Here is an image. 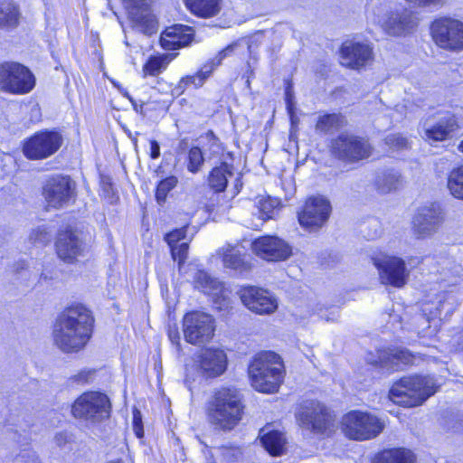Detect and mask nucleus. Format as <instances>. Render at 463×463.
I'll use <instances>...</instances> for the list:
<instances>
[{"label": "nucleus", "mask_w": 463, "mask_h": 463, "mask_svg": "<svg viewBox=\"0 0 463 463\" xmlns=\"http://www.w3.org/2000/svg\"><path fill=\"white\" fill-rule=\"evenodd\" d=\"M133 27L144 34H153L157 31V22L151 13L148 0H124Z\"/></svg>", "instance_id": "nucleus-19"}, {"label": "nucleus", "mask_w": 463, "mask_h": 463, "mask_svg": "<svg viewBox=\"0 0 463 463\" xmlns=\"http://www.w3.org/2000/svg\"><path fill=\"white\" fill-rule=\"evenodd\" d=\"M75 189L76 184L70 176L55 175L46 181L43 194L49 207L60 209L74 200Z\"/></svg>", "instance_id": "nucleus-13"}, {"label": "nucleus", "mask_w": 463, "mask_h": 463, "mask_svg": "<svg viewBox=\"0 0 463 463\" xmlns=\"http://www.w3.org/2000/svg\"><path fill=\"white\" fill-rule=\"evenodd\" d=\"M187 8L195 15L209 18L220 12L219 0H185Z\"/></svg>", "instance_id": "nucleus-32"}, {"label": "nucleus", "mask_w": 463, "mask_h": 463, "mask_svg": "<svg viewBox=\"0 0 463 463\" xmlns=\"http://www.w3.org/2000/svg\"><path fill=\"white\" fill-rule=\"evenodd\" d=\"M372 260L379 271L382 284L399 288L406 285L410 271L402 258L380 253Z\"/></svg>", "instance_id": "nucleus-9"}, {"label": "nucleus", "mask_w": 463, "mask_h": 463, "mask_svg": "<svg viewBox=\"0 0 463 463\" xmlns=\"http://www.w3.org/2000/svg\"><path fill=\"white\" fill-rule=\"evenodd\" d=\"M330 202L324 196L309 197L298 213V222L303 228H322L331 213Z\"/></svg>", "instance_id": "nucleus-15"}, {"label": "nucleus", "mask_w": 463, "mask_h": 463, "mask_svg": "<svg viewBox=\"0 0 463 463\" xmlns=\"http://www.w3.org/2000/svg\"><path fill=\"white\" fill-rule=\"evenodd\" d=\"M243 397L234 387L216 390L208 402L206 415L215 428L229 431L241 420L244 414Z\"/></svg>", "instance_id": "nucleus-2"}, {"label": "nucleus", "mask_w": 463, "mask_h": 463, "mask_svg": "<svg viewBox=\"0 0 463 463\" xmlns=\"http://www.w3.org/2000/svg\"><path fill=\"white\" fill-rule=\"evenodd\" d=\"M222 250V261L226 268L241 275L247 274L252 269V258L245 252L242 253L239 248L228 245Z\"/></svg>", "instance_id": "nucleus-26"}, {"label": "nucleus", "mask_w": 463, "mask_h": 463, "mask_svg": "<svg viewBox=\"0 0 463 463\" xmlns=\"http://www.w3.org/2000/svg\"><path fill=\"white\" fill-rule=\"evenodd\" d=\"M251 250L256 256L268 261L286 260L292 254V249L288 242L269 234L253 241Z\"/></svg>", "instance_id": "nucleus-16"}, {"label": "nucleus", "mask_w": 463, "mask_h": 463, "mask_svg": "<svg viewBox=\"0 0 463 463\" xmlns=\"http://www.w3.org/2000/svg\"><path fill=\"white\" fill-rule=\"evenodd\" d=\"M62 141V136L58 131H40L25 141L23 152L32 160L47 158L59 150Z\"/></svg>", "instance_id": "nucleus-10"}, {"label": "nucleus", "mask_w": 463, "mask_h": 463, "mask_svg": "<svg viewBox=\"0 0 463 463\" xmlns=\"http://www.w3.org/2000/svg\"><path fill=\"white\" fill-rule=\"evenodd\" d=\"M26 268V262L24 260H19L13 265V271L18 273L21 270L25 269Z\"/></svg>", "instance_id": "nucleus-50"}, {"label": "nucleus", "mask_w": 463, "mask_h": 463, "mask_svg": "<svg viewBox=\"0 0 463 463\" xmlns=\"http://www.w3.org/2000/svg\"><path fill=\"white\" fill-rule=\"evenodd\" d=\"M437 388L436 381L431 376H407L392 385L390 398L399 405L415 407L433 395Z\"/></svg>", "instance_id": "nucleus-4"}, {"label": "nucleus", "mask_w": 463, "mask_h": 463, "mask_svg": "<svg viewBox=\"0 0 463 463\" xmlns=\"http://www.w3.org/2000/svg\"><path fill=\"white\" fill-rule=\"evenodd\" d=\"M286 102H287V108H288L289 113L291 114L292 101H291V96H290L288 90L286 91Z\"/></svg>", "instance_id": "nucleus-54"}, {"label": "nucleus", "mask_w": 463, "mask_h": 463, "mask_svg": "<svg viewBox=\"0 0 463 463\" xmlns=\"http://www.w3.org/2000/svg\"><path fill=\"white\" fill-rule=\"evenodd\" d=\"M19 458L22 459L28 458V460H24L25 463H40L35 452L32 450H24V453L19 456Z\"/></svg>", "instance_id": "nucleus-48"}, {"label": "nucleus", "mask_w": 463, "mask_h": 463, "mask_svg": "<svg viewBox=\"0 0 463 463\" xmlns=\"http://www.w3.org/2000/svg\"><path fill=\"white\" fill-rule=\"evenodd\" d=\"M385 143L392 148L402 149L407 147L408 141L399 134H391L385 137Z\"/></svg>", "instance_id": "nucleus-43"}, {"label": "nucleus", "mask_w": 463, "mask_h": 463, "mask_svg": "<svg viewBox=\"0 0 463 463\" xmlns=\"http://www.w3.org/2000/svg\"><path fill=\"white\" fill-rule=\"evenodd\" d=\"M111 404L108 396L99 392H86L71 404V414L75 419L102 421L110 415Z\"/></svg>", "instance_id": "nucleus-5"}, {"label": "nucleus", "mask_w": 463, "mask_h": 463, "mask_svg": "<svg viewBox=\"0 0 463 463\" xmlns=\"http://www.w3.org/2000/svg\"><path fill=\"white\" fill-rule=\"evenodd\" d=\"M187 147V142L185 140H181L178 146V149L184 151Z\"/></svg>", "instance_id": "nucleus-55"}, {"label": "nucleus", "mask_w": 463, "mask_h": 463, "mask_svg": "<svg viewBox=\"0 0 463 463\" xmlns=\"http://www.w3.org/2000/svg\"><path fill=\"white\" fill-rule=\"evenodd\" d=\"M19 11L17 6L8 1L0 3V27L11 28L18 24Z\"/></svg>", "instance_id": "nucleus-35"}, {"label": "nucleus", "mask_w": 463, "mask_h": 463, "mask_svg": "<svg viewBox=\"0 0 463 463\" xmlns=\"http://www.w3.org/2000/svg\"><path fill=\"white\" fill-rule=\"evenodd\" d=\"M298 418L302 426L316 432L323 433L333 418L330 411L317 401H307L301 405Z\"/></svg>", "instance_id": "nucleus-17"}, {"label": "nucleus", "mask_w": 463, "mask_h": 463, "mask_svg": "<svg viewBox=\"0 0 463 463\" xmlns=\"http://www.w3.org/2000/svg\"><path fill=\"white\" fill-rule=\"evenodd\" d=\"M283 368L280 356L274 352L258 354L249 365L252 387L260 392H276L283 380Z\"/></svg>", "instance_id": "nucleus-3"}, {"label": "nucleus", "mask_w": 463, "mask_h": 463, "mask_svg": "<svg viewBox=\"0 0 463 463\" xmlns=\"http://www.w3.org/2000/svg\"><path fill=\"white\" fill-rule=\"evenodd\" d=\"M55 247L59 258L67 263L74 262L85 250L84 242L75 233H59Z\"/></svg>", "instance_id": "nucleus-23"}, {"label": "nucleus", "mask_w": 463, "mask_h": 463, "mask_svg": "<svg viewBox=\"0 0 463 463\" xmlns=\"http://www.w3.org/2000/svg\"><path fill=\"white\" fill-rule=\"evenodd\" d=\"M373 48L364 43L347 41L341 47V63L351 69L364 67L373 60Z\"/></svg>", "instance_id": "nucleus-21"}, {"label": "nucleus", "mask_w": 463, "mask_h": 463, "mask_svg": "<svg viewBox=\"0 0 463 463\" xmlns=\"http://www.w3.org/2000/svg\"><path fill=\"white\" fill-rule=\"evenodd\" d=\"M279 202L277 199L268 197H260L257 202V214L262 222L272 219L278 211Z\"/></svg>", "instance_id": "nucleus-37"}, {"label": "nucleus", "mask_w": 463, "mask_h": 463, "mask_svg": "<svg viewBox=\"0 0 463 463\" xmlns=\"http://www.w3.org/2000/svg\"><path fill=\"white\" fill-rule=\"evenodd\" d=\"M420 7L438 6L445 4L446 0H406Z\"/></svg>", "instance_id": "nucleus-46"}, {"label": "nucleus", "mask_w": 463, "mask_h": 463, "mask_svg": "<svg viewBox=\"0 0 463 463\" xmlns=\"http://www.w3.org/2000/svg\"><path fill=\"white\" fill-rule=\"evenodd\" d=\"M93 373H94V371L81 370L78 373L71 376L70 379L74 383H77L79 384H83V383H89V381L92 377Z\"/></svg>", "instance_id": "nucleus-44"}, {"label": "nucleus", "mask_w": 463, "mask_h": 463, "mask_svg": "<svg viewBox=\"0 0 463 463\" xmlns=\"http://www.w3.org/2000/svg\"><path fill=\"white\" fill-rule=\"evenodd\" d=\"M194 288L213 299L215 308L220 311L228 310L231 305L228 292L222 283L203 270H197L194 275Z\"/></svg>", "instance_id": "nucleus-20"}, {"label": "nucleus", "mask_w": 463, "mask_h": 463, "mask_svg": "<svg viewBox=\"0 0 463 463\" xmlns=\"http://www.w3.org/2000/svg\"><path fill=\"white\" fill-rule=\"evenodd\" d=\"M458 347L463 350V335L458 338Z\"/></svg>", "instance_id": "nucleus-56"}, {"label": "nucleus", "mask_w": 463, "mask_h": 463, "mask_svg": "<svg viewBox=\"0 0 463 463\" xmlns=\"http://www.w3.org/2000/svg\"><path fill=\"white\" fill-rule=\"evenodd\" d=\"M431 33L435 43L443 49H463V23L458 20H436L431 25Z\"/></svg>", "instance_id": "nucleus-14"}, {"label": "nucleus", "mask_w": 463, "mask_h": 463, "mask_svg": "<svg viewBox=\"0 0 463 463\" xmlns=\"http://www.w3.org/2000/svg\"><path fill=\"white\" fill-rule=\"evenodd\" d=\"M458 149L463 152V140L460 142L459 146H458Z\"/></svg>", "instance_id": "nucleus-58"}, {"label": "nucleus", "mask_w": 463, "mask_h": 463, "mask_svg": "<svg viewBox=\"0 0 463 463\" xmlns=\"http://www.w3.org/2000/svg\"><path fill=\"white\" fill-rule=\"evenodd\" d=\"M140 422H141L140 412L139 411L134 412V420H133L134 430H135L137 436L139 438L143 436V429L140 425Z\"/></svg>", "instance_id": "nucleus-47"}, {"label": "nucleus", "mask_w": 463, "mask_h": 463, "mask_svg": "<svg viewBox=\"0 0 463 463\" xmlns=\"http://www.w3.org/2000/svg\"><path fill=\"white\" fill-rule=\"evenodd\" d=\"M184 335L193 345H203L209 342L214 334V320L205 313L191 312L184 316Z\"/></svg>", "instance_id": "nucleus-12"}, {"label": "nucleus", "mask_w": 463, "mask_h": 463, "mask_svg": "<svg viewBox=\"0 0 463 463\" xmlns=\"http://www.w3.org/2000/svg\"><path fill=\"white\" fill-rule=\"evenodd\" d=\"M238 295L242 304L257 314H271L278 308L277 299L270 292L264 288L246 286L238 291Z\"/></svg>", "instance_id": "nucleus-18"}, {"label": "nucleus", "mask_w": 463, "mask_h": 463, "mask_svg": "<svg viewBox=\"0 0 463 463\" xmlns=\"http://www.w3.org/2000/svg\"><path fill=\"white\" fill-rule=\"evenodd\" d=\"M443 221V213L439 204L433 203L418 210L412 223L416 232H430L437 229Z\"/></svg>", "instance_id": "nucleus-25"}, {"label": "nucleus", "mask_w": 463, "mask_h": 463, "mask_svg": "<svg viewBox=\"0 0 463 463\" xmlns=\"http://www.w3.org/2000/svg\"><path fill=\"white\" fill-rule=\"evenodd\" d=\"M171 232H183V231H182L181 229H177V228H176V229L172 230Z\"/></svg>", "instance_id": "nucleus-59"}, {"label": "nucleus", "mask_w": 463, "mask_h": 463, "mask_svg": "<svg viewBox=\"0 0 463 463\" xmlns=\"http://www.w3.org/2000/svg\"><path fill=\"white\" fill-rule=\"evenodd\" d=\"M261 443L272 456H281L286 451V438L278 430L269 431L261 436Z\"/></svg>", "instance_id": "nucleus-33"}, {"label": "nucleus", "mask_w": 463, "mask_h": 463, "mask_svg": "<svg viewBox=\"0 0 463 463\" xmlns=\"http://www.w3.org/2000/svg\"><path fill=\"white\" fill-rule=\"evenodd\" d=\"M447 187L451 195L463 200V165L450 170L448 175Z\"/></svg>", "instance_id": "nucleus-36"}, {"label": "nucleus", "mask_w": 463, "mask_h": 463, "mask_svg": "<svg viewBox=\"0 0 463 463\" xmlns=\"http://www.w3.org/2000/svg\"><path fill=\"white\" fill-rule=\"evenodd\" d=\"M343 430L353 439L366 440L378 436L384 424L376 416L360 411H352L343 417Z\"/></svg>", "instance_id": "nucleus-7"}, {"label": "nucleus", "mask_w": 463, "mask_h": 463, "mask_svg": "<svg viewBox=\"0 0 463 463\" xmlns=\"http://www.w3.org/2000/svg\"><path fill=\"white\" fill-rule=\"evenodd\" d=\"M345 124V118L339 114H326L319 117L317 122L318 131L328 133L334 129H338Z\"/></svg>", "instance_id": "nucleus-38"}, {"label": "nucleus", "mask_w": 463, "mask_h": 463, "mask_svg": "<svg viewBox=\"0 0 463 463\" xmlns=\"http://www.w3.org/2000/svg\"><path fill=\"white\" fill-rule=\"evenodd\" d=\"M332 317L326 315V313H321L319 315L320 318L323 319V320H326V321H335L336 320V318L338 317V314H336V312L333 311L330 313Z\"/></svg>", "instance_id": "nucleus-52"}, {"label": "nucleus", "mask_w": 463, "mask_h": 463, "mask_svg": "<svg viewBox=\"0 0 463 463\" xmlns=\"http://www.w3.org/2000/svg\"><path fill=\"white\" fill-rule=\"evenodd\" d=\"M94 318L82 305L66 308L58 317L53 332L54 345L64 353L78 352L91 337Z\"/></svg>", "instance_id": "nucleus-1"}, {"label": "nucleus", "mask_w": 463, "mask_h": 463, "mask_svg": "<svg viewBox=\"0 0 463 463\" xmlns=\"http://www.w3.org/2000/svg\"><path fill=\"white\" fill-rule=\"evenodd\" d=\"M164 69V61L158 57H151L143 67L144 76H156Z\"/></svg>", "instance_id": "nucleus-41"}, {"label": "nucleus", "mask_w": 463, "mask_h": 463, "mask_svg": "<svg viewBox=\"0 0 463 463\" xmlns=\"http://www.w3.org/2000/svg\"><path fill=\"white\" fill-rule=\"evenodd\" d=\"M72 441V436L68 432H58L53 438L54 444L59 448H64Z\"/></svg>", "instance_id": "nucleus-45"}, {"label": "nucleus", "mask_w": 463, "mask_h": 463, "mask_svg": "<svg viewBox=\"0 0 463 463\" xmlns=\"http://www.w3.org/2000/svg\"><path fill=\"white\" fill-rule=\"evenodd\" d=\"M458 128L456 118L449 116L440 118L436 124L425 128L424 137L429 142H439L448 139Z\"/></svg>", "instance_id": "nucleus-27"}, {"label": "nucleus", "mask_w": 463, "mask_h": 463, "mask_svg": "<svg viewBox=\"0 0 463 463\" xmlns=\"http://www.w3.org/2000/svg\"><path fill=\"white\" fill-rule=\"evenodd\" d=\"M414 453L406 448L383 449L373 459V463H415Z\"/></svg>", "instance_id": "nucleus-29"}, {"label": "nucleus", "mask_w": 463, "mask_h": 463, "mask_svg": "<svg viewBox=\"0 0 463 463\" xmlns=\"http://www.w3.org/2000/svg\"><path fill=\"white\" fill-rule=\"evenodd\" d=\"M217 449L222 458L227 462H233L241 456V450L238 447L222 446Z\"/></svg>", "instance_id": "nucleus-42"}, {"label": "nucleus", "mask_w": 463, "mask_h": 463, "mask_svg": "<svg viewBox=\"0 0 463 463\" xmlns=\"http://www.w3.org/2000/svg\"><path fill=\"white\" fill-rule=\"evenodd\" d=\"M379 193L385 194L398 189L402 185V176L395 170H386L379 174L375 180Z\"/></svg>", "instance_id": "nucleus-34"}, {"label": "nucleus", "mask_w": 463, "mask_h": 463, "mask_svg": "<svg viewBox=\"0 0 463 463\" xmlns=\"http://www.w3.org/2000/svg\"><path fill=\"white\" fill-rule=\"evenodd\" d=\"M411 361L409 353L400 349L378 350V360L368 358V362L373 364H379L382 367L389 364H397L399 362L408 364Z\"/></svg>", "instance_id": "nucleus-31"}, {"label": "nucleus", "mask_w": 463, "mask_h": 463, "mask_svg": "<svg viewBox=\"0 0 463 463\" xmlns=\"http://www.w3.org/2000/svg\"><path fill=\"white\" fill-rule=\"evenodd\" d=\"M226 354L221 350L208 349L202 353L198 360V367L204 377H216L226 369Z\"/></svg>", "instance_id": "nucleus-24"}, {"label": "nucleus", "mask_w": 463, "mask_h": 463, "mask_svg": "<svg viewBox=\"0 0 463 463\" xmlns=\"http://www.w3.org/2000/svg\"><path fill=\"white\" fill-rule=\"evenodd\" d=\"M178 183L175 176L171 175L161 180L156 187V199L159 204L165 202L168 193L174 189Z\"/></svg>", "instance_id": "nucleus-39"}, {"label": "nucleus", "mask_w": 463, "mask_h": 463, "mask_svg": "<svg viewBox=\"0 0 463 463\" xmlns=\"http://www.w3.org/2000/svg\"><path fill=\"white\" fill-rule=\"evenodd\" d=\"M204 162L202 150L198 146H194L188 153V165L187 169L189 172L195 174L198 173Z\"/></svg>", "instance_id": "nucleus-40"}, {"label": "nucleus", "mask_w": 463, "mask_h": 463, "mask_svg": "<svg viewBox=\"0 0 463 463\" xmlns=\"http://www.w3.org/2000/svg\"><path fill=\"white\" fill-rule=\"evenodd\" d=\"M160 156V146L157 141L151 140L150 141V157L152 159H156Z\"/></svg>", "instance_id": "nucleus-49"}, {"label": "nucleus", "mask_w": 463, "mask_h": 463, "mask_svg": "<svg viewBox=\"0 0 463 463\" xmlns=\"http://www.w3.org/2000/svg\"><path fill=\"white\" fill-rule=\"evenodd\" d=\"M164 239L171 249L173 260L178 261L180 268L188 257L189 242L192 237L187 238L186 233H165Z\"/></svg>", "instance_id": "nucleus-28"}, {"label": "nucleus", "mask_w": 463, "mask_h": 463, "mask_svg": "<svg viewBox=\"0 0 463 463\" xmlns=\"http://www.w3.org/2000/svg\"><path fill=\"white\" fill-rule=\"evenodd\" d=\"M419 21L416 12L399 7L384 14L378 23L389 35L402 36L411 33L417 28Z\"/></svg>", "instance_id": "nucleus-11"}, {"label": "nucleus", "mask_w": 463, "mask_h": 463, "mask_svg": "<svg viewBox=\"0 0 463 463\" xmlns=\"http://www.w3.org/2000/svg\"><path fill=\"white\" fill-rule=\"evenodd\" d=\"M35 86L32 71L21 63L5 61L0 64V90L15 95L30 92Z\"/></svg>", "instance_id": "nucleus-6"}, {"label": "nucleus", "mask_w": 463, "mask_h": 463, "mask_svg": "<svg viewBox=\"0 0 463 463\" xmlns=\"http://www.w3.org/2000/svg\"><path fill=\"white\" fill-rule=\"evenodd\" d=\"M109 463H124L122 459H117L113 461H109Z\"/></svg>", "instance_id": "nucleus-57"}, {"label": "nucleus", "mask_w": 463, "mask_h": 463, "mask_svg": "<svg viewBox=\"0 0 463 463\" xmlns=\"http://www.w3.org/2000/svg\"><path fill=\"white\" fill-rule=\"evenodd\" d=\"M232 169L233 166L226 163L214 167L208 175L210 188L215 193L224 192L228 184V178L233 175Z\"/></svg>", "instance_id": "nucleus-30"}, {"label": "nucleus", "mask_w": 463, "mask_h": 463, "mask_svg": "<svg viewBox=\"0 0 463 463\" xmlns=\"http://www.w3.org/2000/svg\"><path fill=\"white\" fill-rule=\"evenodd\" d=\"M234 50V45H229L225 49L222 50L211 61L205 63L201 70L194 75L183 77L176 89L181 92L190 85H194L195 88L201 87L204 80L211 75L212 71L218 67L222 61L229 56Z\"/></svg>", "instance_id": "nucleus-22"}, {"label": "nucleus", "mask_w": 463, "mask_h": 463, "mask_svg": "<svg viewBox=\"0 0 463 463\" xmlns=\"http://www.w3.org/2000/svg\"><path fill=\"white\" fill-rule=\"evenodd\" d=\"M181 28L173 27L166 30V35L171 37H177L180 33Z\"/></svg>", "instance_id": "nucleus-53"}, {"label": "nucleus", "mask_w": 463, "mask_h": 463, "mask_svg": "<svg viewBox=\"0 0 463 463\" xmlns=\"http://www.w3.org/2000/svg\"><path fill=\"white\" fill-rule=\"evenodd\" d=\"M332 155L345 163H356L370 156L372 146L361 137L344 132L331 140Z\"/></svg>", "instance_id": "nucleus-8"}, {"label": "nucleus", "mask_w": 463, "mask_h": 463, "mask_svg": "<svg viewBox=\"0 0 463 463\" xmlns=\"http://www.w3.org/2000/svg\"><path fill=\"white\" fill-rule=\"evenodd\" d=\"M168 336L173 344L179 345L180 336L177 330H170Z\"/></svg>", "instance_id": "nucleus-51"}]
</instances>
